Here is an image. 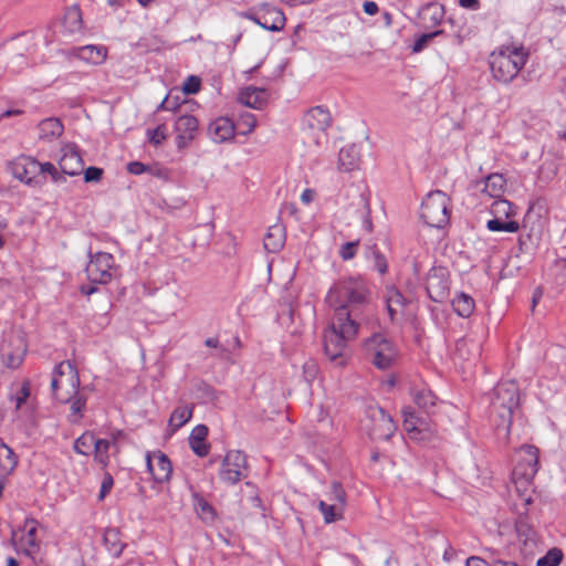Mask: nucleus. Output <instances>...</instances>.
<instances>
[{
  "mask_svg": "<svg viewBox=\"0 0 566 566\" xmlns=\"http://www.w3.org/2000/svg\"><path fill=\"white\" fill-rule=\"evenodd\" d=\"M66 377L67 385L72 388H77L81 385L80 376L75 364L70 360L61 361L53 369L51 380V391L54 399L61 402V397L65 396V392L61 391L63 386V377Z\"/></svg>",
  "mask_w": 566,
  "mask_h": 566,
  "instance_id": "obj_12",
  "label": "nucleus"
},
{
  "mask_svg": "<svg viewBox=\"0 0 566 566\" xmlns=\"http://www.w3.org/2000/svg\"><path fill=\"white\" fill-rule=\"evenodd\" d=\"M192 413L193 405H184L176 407L171 412L168 421V427L170 428L171 433H175L182 426H185L192 418Z\"/></svg>",
  "mask_w": 566,
  "mask_h": 566,
  "instance_id": "obj_30",
  "label": "nucleus"
},
{
  "mask_svg": "<svg viewBox=\"0 0 566 566\" xmlns=\"http://www.w3.org/2000/svg\"><path fill=\"white\" fill-rule=\"evenodd\" d=\"M366 416L374 422V433L378 438L389 440L396 431V423L384 408L379 406H368Z\"/></svg>",
  "mask_w": 566,
  "mask_h": 566,
  "instance_id": "obj_15",
  "label": "nucleus"
},
{
  "mask_svg": "<svg viewBox=\"0 0 566 566\" xmlns=\"http://www.w3.org/2000/svg\"><path fill=\"white\" fill-rule=\"evenodd\" d=\"M285 238V228L283 224L276 223L269 227L264 235V249L271 253L281 251L284 247Z\"/></svg>",
  "mask_w": 566,
  "mask_h": 566,
  "instance_id": "obj_24",
  "label": "nucleus"
},
{
  "mask_svg": "<svg viewBox=\"0 0 566 566\" xmlns=\"http://www.w3.org/2000/svg\"><path fill=\"white\" fill-rule=\"evenodd\" d=\"M147 135L149 137V143L158 146L167 139V126L165 124H160L155 129H148Z\"/></svg>",
  "mask_w": 566,
  "mask_h": 566,
  "instance_id": "obj_45",
  "label": "nucleus"
},
{
  "mask_svg": "<svg viewBox=\"0 0 566 566\" xmlns=\"http://www.w3.org/2000/svg\"><path fill=\"white\" fill-rule=\"evenodd\" d=\"M250 21L254 22L255 24H258L260 27H261V22H263V24H265L268 22V20L264 18V15H262L261 4L255 6L254 15H252Z\"/></svg>",
  "mask_w": 566,
  "mask_h": 566,
  "instance_id": "obj_61",
  "label": "nucleus"
},
{
  "mask_svg": "<svg viewBox=\"0 0 566 566\" xmlns=\"http://www.w3.org/2000/svg\"><path fill=\"white\" fill-rule=\"evenodd\" d=\"M155 463H156L155 452H147V454H146V467H147V470L149 471V473L151 475H153V472L155 470Z\"/></svg>",
  "mask_w": 566,
  "mask_h": 566,
  "instance_id": "obj_62",
  "label": "nucleus"
},
{
  "mask_svg": "<svg viewBox=\"0 0 566 566\" xmlns=\"http://www.w3.org/2000/svg\"><path fill=\"white\" fill-rule=\"evenodd\" d=\"M41 167L42 164L31 156H20L11 163L13 177L29 186L40 184Z\"/></svg>",
  "mask_w": 566,
  "mask_h": 566,
  "instance_id": "obj_13",
  "label": "nucleus"
},
{
  "mask_svg": "<svg viewBox=\"0 0 566 566\" xmlns=\"http://www.w3.org/2000/svg\"><path fill=\"white\" fill-rule=\"evenodd\" d=\"M179 107V104L177 103V101H174L171 102L169 99V96H166L165 99L159 104L158 106V111L159 109H165V111H175Z\"/></svg>",
  "mask_w": 566,
  "mask_h": 566,
  "instance_id": "obj_59",
  "label": "nucleus"
},
{
  "mask_svg": "<svg viewBox=\"0 0 566 566\" xmlns=\"http://www.w3.org/2000/svg\"><path fill=\"white\" fill-rule=\"evenodd\" d=\"M248 475L247 455L241 450H230L222 460L220 479L229 484H235Z\"/></svg>",
  "mask_w": 566,
  "mask_h": 566,
  "instance_id": "obj_9",
  "label": "nucleus"
},
{
  "mask_svg": "<svg viewBox=\"0 0 566 566\" xmlns=\"http://www.w3.org/2000/svg\"><path fill=\"white\" fill-rule=\"evenodd\" d=\"M497 559H492L491 562H486L485 559L478 557V556H471L467 559L465 566H496Z\"/></svg>",
  "mask_w": 566,
  "mask_h": 566,
  "instance_id": "obj_57",
  "label": "nucleus"
},
{
  "mask_svg": "<svg viewBox=\"0 0 566 566\" xmlns=\"http://www.w3.org/2000/svg\"><path fill=\"white\" fill-rule=\"evenodd\" d=\"M431 13V21L433 24H438L442 17H443V9L442 7H438L437 4H428L424 9H423V14H427V13Z\"/></svg>",
  "mask_w": 566,
  "mask_h": 566,
  "instance_id": "obj_54",
  "label": "nucleus"
},
{
  "mask_svg": "<svg viewBox=\"0 0 566 566\" xmlns=\"http://www.w3.org/2000/svg\"><path fill=\"white\" fill-rule=\"evenodd\" d=\"M193 500L196 507L200 511L201 518L213 521L216 517V510L213 506L198 493L193 494Z\"/></svg>",
  "mask_w": 566,
  "mask_h": 566,
  "instance_id": "obj_41",
  "label": "nucleus"
},
{
  "mask_svg": "<svg viewBox=\"0 0 566 566\" xmlns=\"http://www.w3.org/2000/svg\"><path fill=\"white\" fill-rule=\"evenodd\" d=\"M413 400L419 408L428 410L436 405L437 397L429 388L413 390Z\"/></svg>",
  "mask_w": 566,
  "mask_h": 566,
  "instance_id": "obj_39",
  "label": "nucleus"
},
{
  "mask_svg": "<svg viewBox=\"0 0 566 566\" xmlns=\"http://www.w3.org/2000/svg\"><path fill=\"white\" fill-rule=\"evenodd\" d=\"M111 442L106 439H96L93 452H94V461L102 465V468H106L109 463V451Z\"/></svg>",
  "mask_w": 566,
  "mask_h": 566,
  "instance_id": "obj_36",
  "label": "nucleus"
},
{
  "mask_svg": "<svg viewBox=\"0 0 566 566\" xmlns=\"http://www.w3.org/2000/svg\"><path fill=\"white\" fill-rule=\"evenodd\" d=\"M442 33H443V30H436V31L430 32V33L421 34L415 41V43L412 45V52H415V53L421 52L427 46V44L429 43L430 40H432L433 38L440 35Z\"/></svg>",
  "mask_w": 566,
  "mask_h": 566,
  "instance_id": "obj_48",
  "label": "nucleus"
},
{
  "mask_svg": "<svg viewBox=\"0 0 566 566\" xmlns=\"http://www.w3.org/2000/svg\"><path fill=\"white\" fill-rule=\"evenodd\" d=\"M462 8L476 10L480 7L479 0H459Z\"/></svg>",
  "mask_w": 566,
  "mask_h": 566,
  "instance_id": "obj_63",
  "label": "nucleus"
},
{
  "mask_svg": "<svg viewBox=\"0 0 566 566\" xmlns=\"http://www.w3.org/2000/svg\"><path fill=\"white\" fill-rule=\"evenodd\" d=\"M520 406V387L515 380L499 381L490 398V418L499 437L507 440L514 411Z\"/></svg>",
  "mask_w": 566,
  "mask_h": 566,
  "instance_id": "obj_2",
  "label": "nucleus"
},
{
  "mask_svg": "<svg viewBox=\"0 0 566 566\" xmlns=\"http://www.w3.org/2000/svg\"><path fill=\"white\" fill-rule=\"evenodd\" d=\"M175 130L177 148L185 149L196 138L198 119L192 115H181L176 119Z\"/></svg>",
  "mask_w": 566,
  "mask_h": 566,
  "instance_id": "obj_16",
  "label": "nucleus"
},
{
  "mask_svg": "<svg viewBox=\"0 0 566 566\" xmlns=\"http://www.w3.org/2000/svg\"><path fill=\"white\" fill-rule=\"evenodd\" d=\"M31 394V384L29 380H24L21 385L18 394L11 399L15 401V408L20 409L22 405L27 401Z\"/></svg>",
  "mask_w": 566,
  "mask_h": 566,
  "instance_id": "obj_49",
  "label": "nucleus"
},
{
  "mask_svg": "<svg viewBox=\"0 0 566 566\" xmlns=\"http://www.w3.org/2000/svg\"><path fill=\"white\" fill-rule=\"evenodd\" d=\"M201 80L196 75H190L182 85V91L187 95L196 94L200 91Z\"/></svg>",
  "mask_w": 566,
  "mask_h": 566,
  "instance_id": "obj_51",
  "label": "nucleus"
},
{
  "mask_svg": "<svg viewBox=\"0 0 566 566\" xmlns=\"http://www.w3.org/2000/svg\"><path fill=\"white\" fill-rule=\"evenodd\" d=\"M208 432L206 424H197L188 438L190 449L200 458L207 457L210 451V444L207 443Z\"/></svg>",
  "mask_w": 566,
  "mask_h": 566,
  "instance_id": "obj_22",
  "label": "nucleus"
},
{
  "mask_svg": "<svg viewBox=\"0 0 566 566\" xmlns=\"http://www.w3.org/2000/svg\"><path fill=\"white\" fill-rule=\"evenodd\" d=\"M328 500L333 503L339 505L340 509H344L346 505V492L342 485V483L334 481L331 485V491L328 494Z\"/></svg>",
  "mask_w": 566,
  "mask_h": 566,
  "instance_id": "obj_43",
  "label": "nucleus"
},
{
  "mask_svg": "<svg viewBox=\"0 0 566 566\" xmlns=\"http://www.w3.org/2000/svg\"><path fill=\"white\" fill-rule=\"evenodd\" d=\"M62 156L59 167L66 176H78L83 172L84 160L80 147L74 143L64 145L61 149Z\"/></svg>",
  "mask_w": 566,
  "mask_h": 566,
  "instance_id": "obj_14",
  "label": "nucleus"
},
{
  "mask_svg": "<svg viewBox=\"0 0 566 566\" xmlns=\"http://www.w3.org/2000/svg\"><path fill=\"white\" fill-rule=\"evenodd\" d=\"M95 440L96 438L94 433L86 431L74 441L73 449L78 454L90 455L94 447Z\"/></svg>",
  "mask_w": 566,
  "mask_h": 566,
  "instance_id": "obj_38",
  "label": "nucleus"
},
{
  "mask_svg": "<svg viewBox=\"0 0 566 566\" xmlns=\"http://www.w3.org/2000/svg\"><path fill=\"white\" fill-rule=\"evenodd\" d=\"M107 50L104 46L85 45L78 49V56L92 64H101L105 61Z\"/></svg>",
  "mask_w": 566,
  "mask_h": 566,
  "instance_id": "obj_33",
  "label": "nucleus"
},
{
  "mask_svg": "<svg viewBox=\"0 0 566 566\" xmlns=\"http://www.w3.org/2000/svg\"><path fill=\"white\" fill-rule=\"evenodd\" d=\"M358 244V241L346 242L343 244L339 251L340 258L345 261L353 259L356 254Z\"/></svg>",
  "mask_w": 566,
  "mask_h": 566,
  "instance_id": "obj_53",
  "label": "nucleus"
},
{
  "mask_svg": "<svg viewBox=\"0 0 566 566\" xmlns=\"http://www.w3.org/2000/svg\"><path fill=\"white\" fill-rule=\"evenodd\" d=\"M269 97V91L263 87L248 86L239 93L240 103L254 109H262L268 104Z\"/></svg>",
  "mask_w": 566,
  "mask_h": 566,
  "instance_id": "obj_21",
  "label": "nucleus"
},
{
  "mask_svg": "<svg viewBox=\"0 0 566 566\" xmlns=\"http://www.w3.org/2000/svg\"><path fill=\"white\" fill-rule=\"evenodd\" d=\"M521 505L523 506V511H518L517 513L515 530L520 542L523 543L525 548L532 549L536 545V533L527 515L528 505H525L524 501H521Z\"/></svg>",
  "mask_w": 566,
  "mask_h": 566,
  "instance_id": "obj_19",
  "label": "nucleus"
},
{
  "mask_svg": "<svg viewBox=\"0 0 566 566\" xmlns=\"http://www.w3.org/2000/svg\"><path fill=\"white\" fill-rule=\"evenodd\" d=\"M155 470L153 472V479L156 483L168 482L172 474V464L168 455L161 451H155Z\"/></svg>",
  "mask_w": 566,
  "mask_h": 566,
  "instance_id": "obj_26",
  "label": "nucleus"
},
{
  "mask_svg": "<svg viewBox=\"0 0 566 566\" xmlns=\"http://www.w3.org/2000/svg\"><path fill=\"white\" fill-rule=\"evenodd\" d=\"M364 12L368 15H375L379 8L378 4L374 1H365L363 4Z\"/></svg>",
  "mask_w": 566,
  "mask_h": 566,
  "instance_id": "obj_60",
  "label": "nucleus"
},
{
  "mask_svg": "<svg viewBox=\"0 0 566 566\" xmlns=\"http://www.w3.org/2000/svg\"><path fill=\"white\" fill-rule=\"evenodd\" d=\"M452 307L460 317L468 318L474 312L475 302L469 294L461 292L452 300Z\"/></svg>",
  "mask_w": 566,
  "mask_h": 566,
  "instance_id": "obj_32",
  "label": "nucleus"
},
{
  "mask_svg": "<svg viewBox=\"0 0 566 566\" xmlns=\"http://www.w3.org/2000/svg\"><path fill=\"white\" fill-rule=\"evenodd\" d=\"M360 323L356 321H338L333 316L331 325L324 331L323 342L325 355L338 365L345 363L344 355L347 343L356 337Z\"/></svg>",
  "mask_w": 566,
  "mask_h": 566,
  "instance_id": "obj_4",
  "label": "nucleus"
},
{
  "mask_svg": "<svg viewBox=\"0 0 566 566\" xmlns=\"http://www.w3.org/2000/svg\"><path fill=\"white\" fill-rule=\"evenodd\" d=\"M426 291L429 298L436 303H443L450 293L449 271L444 266H433L426 281Z\"/></svg>",
  "mask_w": 566,
  "mask_h": 566,
  "instance_id": "obj_11",
  "label": "nucleus"
},
{
  "mask_svg": "<svg viewBox=\"0 0 566 566\" xmlns=\"http://www.w3.org/2000/svg\"><path fill=\"white\" fill-rule=\"evenodd\" d=\"M127 171L132 175L138 176L144 172L150 171L151 167L140 161H130L127 164Z\"/></svg>",
  "mask_w": 566,
  "mask_h": 566,
  "instance_id": "obj_56",
  "label": "nucleus"
},
{
  "mask_svg": "<svg viewBox=\"0 0 566 566\" xmlns=\"http://www.w3.org/2000/svg\"><path fill=\"white\" fill-rule=\"evenodd\" d=\"M364 347L371 363L381 370L391 366L397 357V349L391 339L381 333H374L364 342Z\"/></svg>",
  "mask_w": 566,
  "mask_h": 566,
  "instance_id": "obj_7",
  "label": "nucleus"
},
{
  "mask_svg": "<svg viewBox=\"0 0 566 566\" xmlns=\"http://www.w3.org/2000/svg\"><path fill=\"white\" fill-rule=\"evenodd\" d=\"M261 11L262 15L268 20L265 24L261 22V28L272 32H279L284 28L286 19L280 8L264 2L261 3Z\"/></svg>",
  "mask_w": 566,
  "mask_h": 566,
  "instance_id": "obj_23",
  "label": "nucleus"
},
{
  "mask_svg": "<svg viewBox=\"0 0 566 566\" xmlns=\"http://www.w3.org/2000/svg\"><path fill=\"white\" fill-rule=\"evenodd\" d=\"M402 300H403V296L398 291H396L395 295L389 300V302L387 304V310H388V314H389L391 321H394V318H395L396 310L392 308L390 302L395 301L396 303H401Z\"/></svg>",
  "mask_w": 566,
  "mask_h": 566,
  "instance_id": "obj_58",
  "label": "nucleus"
},
{
  "mask_svg": "<svg viewBox=\"0 0 566 566\" xmlns=\"http://www.w3.org/2000/svg\"><path fill=\"white\" fill-rule=\"evenodd\" d=\"M527 56L523 48H505L493 52L489 64L494 80L504 84L512 82L525 65Z\"/></svg>",
  "mask_w": 566,
  "mask_h": 566,
  "instance_id": "obj_5",
  "label": "nucleus"
},
{
  "mask_svg": "<svg viewBox=\"0 0 566 566\" xmlns=\"http://www.w3.org/2000/svg\"><path fill=\"white\" fill-rule=\"evenodd\" d=\"M373 264L374 269L377 270L381 275L388 271V263L386 256L376 248H373Z\"/></svg>",
  "mask_w": 566,
  "mask_h": 566,
  "instance_id": "obj_47",
  "label": "nucleus"
},
{
  "mask_svg": "<svg viewBox=\"0 0 566 566\" xmlns=\"http://www.w3.org/2000/svg\"><path fill=\"white\" fill-rule=\"evenodd\" d=\"M49 174L51 180L55 184L66 182V175L62 170H59L52 163H43L41 167V175Z\"/></svg>",
  "mask_w": 566,
  "mask_h": 566,
  "instance_id": "obj_44",
  "label": "nucleus"
},
{
  "mask_svg": "<svg viewBox=\"0 0 566 566\" xmlns=\"http://www.w3.org/2000/svg\"><path fill=\"white\" fill-rule=\"evenodd\" d=\"M360 154L355 145L343 147L338 154V167L343 171H353L358 168Z\"/></svg>",
  "mask_w": 566,
  "mask_h": 566,
  "instance_id": "obj_27",
  "label": "nucleus"
},
{
  "mask_svg": "<svg viewBox=\"0 0 566 566\" xmlns=\"http://www.w3.org/2000/svg\"><path fill=\"white\" fill-rule=\"evenodd\" d=\"M3 356H4L6 366L9 368L15 369L23 361L24 349L21 352H18V353H8V354H4Z\"/></svg>",
  "mask_w": 566,
  "mask_h": 566,
  "instance_id": "obj_52",
  "label": "nucleus"
},
{
  "mask_svg": "<svg viewBox=\"0 0 566 566\" xmlns=\"http://www.w3.org/2000/svg\"><path fill=\"white\" fill-rule=\"evenodd\" d=\"M90 262L85 268L87 279L93 284H107L112 281V270L115 264L113 254L108 252L92 253L88 251Z\"/></svg>",
  "mask_w": 566,
  "mask_h": 566,
  "instance_id": "obj_8",
  "label": "nucleus"
},
{
  "mask_svg": "<svg viewBox=\"0 0 566 566\" xmlns=\"http://www.w3.org/2000/svg\"><path fill=\"white\" fill-rule=\"evenodd\" d=\"M18 465V455L7 443L0 439V475L9 476Z\"/></svg>",
  "mask_w": 566,
  "mask_h": 566,
  "instance_id": "obj_28",
  "label": "nucleus"
},
{
  "mask_svg": "<svg viewBox=\"0 0 566 566\" xmlns=\"http://www.w3.org/2000/svg\"><path fill=\"white\" fill-rule=\"evenodd\" d=\"M331 124V113L324 106L312 107L303 117L304 127L313 133H326Z\"/></svg>",
  "mask_w": 566,
  "mask_h": 566,
  "instance_id": "obj_18",
  "label": "nucleus"
},
{
  "mask_svg": "<svg viewBox=\"0 0 566 566\" xmlns=\"http://www.w3.org/2000/svg\"><path fill=\"white\" fill-rule=\"evenodd\" d=\"M318 510L323 514L325 523L329 524L342 518L344 509L336 503L327 504L325 501H319Z\"/></svg>",
  "mask_w": 566,
  "mask_h": 566,
  "instance_id": "obj_40",
  "label": "nucleus"
},
{
  "mask_svg": "<svg viewBox=\"0 0 566 566\" xmlns=\"http://www.w3.org/2000/svg\"><path fill=\"white\" fill-rule=\"evenodd\" d=\"M314 198V191L311 190V189H305L302 195H301V200L304 202V203H310L312 202Z\"/></svg>",
  "mask_w": 566,
  "mask_h": 566,
  "instance_id": "obj_64",
  "label": "nucleus"
},
{
  "mask_svg": "<svg viewBox=\"0 0 566 566\" xmlns=\"http://www.w3.org/2000/svg\"><path fill=\"white\" fill-rule=\"evenodd\" d=\"M326 304L334 310L338 321H356L361 324L363 319L370 315V291L365 280L357 276L342 277L328 290Z\"/></svg>",
  "mask_w": 566,
  "mask_h": 566,
  "instance_id": "obj_1",
  "label": "nucleus"
},
{
  "mask_svg": "<svg viewBox=\"0 0 566 566\" xmlns=\"http://www.w3.org/2000/svg\"><path fill=\"white\" fill-rule=\"evenodd\" d=\"M40 139L51 140L63 134L64 126L59 118L51 117L41 120L38 125Z\"/></svg>",
  "mask_w": 566,
  "mask_h": 566,
  "instance_id": "obj_29",
  "label": "nucleus"
},
{
  "mask_svg": "<svg viewBox=\"0 0 566 566\" xmlns=\"http://www.w3.org/2000/svg\"><path fill=\"white\" fill-rule=\"evenodd\" d=\"M113 485H114V479L111 473L106 472L103 476V481H102V485H101V490H99V494H98L99 500H103L111 492Z\"/></svg>",
  "mask_w": 566,
  "mask_h": 566,
  "instance_id": "obj_55",
  "label": "nucleus"
},
{
  "mask_svg": "<svg viewBox=\"0 0 566 566\" xmlns=\"http://www.w3.org/2000/svg\"><path fill=\"white\" fill-rule=\"evenodd\" d=\"M506 180L501 174H491L485 178L483 192L491 198L497 199L504 193Z\"/></svg>",
  "mask_w": 566,
  "mask_h": 566,
  "instance_id": "obj_31",
  "label": "nucleus"
},
{
  "mask_svg": "<svg viewBox=\"0 0 566 566\" xmlns=\"http://www.w3.org/2000/svg\"><path fill=\"white\" fill-rule=\"evenodd\" d=\"M486 228L492 232H511L515 233L520 230V223L515 220H503L502 217L493 218L486 222Z\"/></svg>",
  "mask_w": 566,
  "mask_h": 566,
  "instance_id": "obj_35",
  "label": "nucleus"
},
{
  "mask_svg": "<svg viewBox=\"0 0 566 566\" xmlns=\"http://www.w3.org/2000/svg\"><path fill=\"white\" fill-rule=\"evenodd\" d=\"M234 134L235 126L229 117H218L208 126V136L218 144L233 139Z\"/></svg>",
  "mask_w": 566,
  "mask_h": 566,
  "instance_id": "obj_20",
  "label": "nucleus"
},
{
  "mask_svg": "<svg viewBox=\"0 0 566 566\" xmlns=\"http://www.w3.org/2000/svg\"><path fill=\"white\" fill-rule=\"evenodd\" d=\"M403 415V427L409 433L419 432L418 422L419 418L416 416L415 411L410 408H407L402 411Z\"/></svg>",
  "mask_w": 566,
  "mask_h": 566,
  "instance_id": "obj_46",
  "label": "nucleus"
},
{
  "mask_svg": "<svg viewBox=\"0 0 566 566\" xmlns=\"http://www.w3.org/2000/svg\"><path fill=\"white\" fill-rule=\"evenodd\" d=\"M104 543L108 552L115 557H118L125 547V544L119 539V531L116 528L106 530L104 533Z\"/></svg>",
  "mask_w": 566,
  "mask_h": 566,
  "instance_id": "obj_34",
  "label": "nucleus"
},
{
  "mask_svg": "<svg viewBox=\"0 0 566 566\" xmlns=\"http://www.w3.org/2000/svg\"><path fill=\"white\" fill-rule=\"evenodd\" d=\"M518 451L521 455L512 471V481L521 501L530 505L533 502L530 489L539 469V449L533 444H523Z\"/></svg>",
  "mask_w": 566,
  "mask_h": 566,
  "instance_id": "obj_3",
  "label": "nucleus"
},
{
  "mask_svg": "<svg viewBox=\"0 0 566 566\" xmlns=\"http://www.w3.org/2000/svg\"><path fill=\"white\" fill-rule=\"evenodd\" d=\"M563 560L562 549L554 547L551 548L543 557H541L536 566H558Z\"/></svg>",
  "mask_w": 566,
  "mask_h": 566,
  "instance_id": "obj_42",
  "label": "nucleus"
},
{
  "mask_svg": "<svg viewBox=\"0 0 566 566\" xmlns=\"http://www.w3.org/2000/svg\"><path fill=\"white\" fill-rule=\"evenodd\" d=\"M451 199L441 190L429 192L420 208V219L431 228L444 229L450 222Z\"/></svg>",
  "mask_w": 566,
  "mask_h": 566,
  "instance_id": "obj_6",
  "label": "nucleus"
},
{
  "mask_svg": "<svg viewBox=\"0 0 566 566\" xmlns=\"http://www.w3.org/2000/svg\"><path fill=\"white\" fill-rule=\"evenodd\" d=\"M491 213L494 218L504 217L509 219L516 214V208L509 200L497 198L491 206Z\"/></svg>",
  "mask_w": 566,
  "mask_h": 566,
  "instance_id": "obj_37",
  "label": "nucleus"
},
{
  "mask_svg": "<svg viewBox=\"0 0 566 566\" xmlns=\"http://www.w3.org/2000/svg\"><path fill=\"white\" fill-rule=\"evenodd\" d=\"M62 28L65 34H74L82 31V11L77 4L66 9L62 19Z\"/></svg>",
  "mask_w": 566,
  "mask_h": 566,
  "instance_id": "obj_25",
  "label": "nucleus"
},
{
  "mask_svg": "<svg viewBox=\"0 0 566 566\" xmlns=\"http://www.w3.org/2000/svg\"><path fill=\"white\" fill-rule=\"evenodd\" d=\"M82 174L85 182H99L103 178L104 169L96 166H90L86 169L83 168Z\"/></svg>",
  "mask_w": 566,
  "mask_h": 566,
  "instance_id": "obj_50",
  "label": "nucleus"
},
{
  "mask_svg": "<svg viewBox=\"0 0 566 566\" xmlns=\"http://www.w3.org/2000/svg\"><path fill=\"white\" fill-rule=\"evenodd\" d=\"M39 522L33 517H27L23 526L19 528L20 532L25 534L15 539L17 531L11 532V543L18 552H21L28 557H34L40 552V542L36 538Z\"/></svg>",
  "mask_w": 566,
  "mask_h": 566,
  "instance_id": "obj_10",
  "label": "nucleus"
},
{
  "mask_svg": "<svg viewBox=\"0 0 566 566\" xmlns=\"http://www.w3.org/2000/svg\"><path fill=\"white\" fill-rule=\"evenodd\" d=\"M87 396L80 387L72 388L65 392L64 397H61V403H70V413L67 419L71 423H78L86 409Z\"/></svg>",
  "mask_w": 566,
  "mask_h": 566,
  "instance_id": "obj_17",
  "label": "nucleus"
}]
</instances>
